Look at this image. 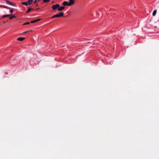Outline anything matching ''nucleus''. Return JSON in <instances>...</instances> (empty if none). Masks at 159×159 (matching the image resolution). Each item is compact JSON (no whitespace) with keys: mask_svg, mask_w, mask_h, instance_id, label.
Here are the masks:
<instances>
[{"mask_svg":"<svg viewBox=\"0 0 159 159\" xmlns=\"http://www.w3.org/2000/svg\"><path fill=\"white\" fill-rule=\"evenodd\" d=\"M50 1L49 0H43V2H48Z\"/></svg>","mask_w":159,"mask_h":159,"instance_id":"nucleus-17","label":"nucleus"},{"mask_svg":"<svg viewBox=\"0 0 159 159\" xmlns=\"http://www.w3.org/2000/svg\"><path fill=\"white\" fill-rule=\"evenodd\" d=\"M60 6L59 4H57L53 5L52 7V8L53 10H55L57 8H58Z\"/></svg>","mask_w":159,"mask_h":159,"instance_id":"nucleus-4","label":"nucleus"},{"mask_svg":"<svg viewBox=\"0 0 159 159\" xmlns=\"http://www.w3.org/2000/svg\"><path fill=\"white\" fill-rule=\"evenodd\" d=\"M31 10V9H30V8L29 9H28V11H27V12H29Z\"/></svg>","mask_w":159,"mask_h":159,"instance_id":"nucleus-20","label":"nucleus"},{"mask_svg":"<svg viewBox=\"0 0 159 159\" xmlns=\"http://www.w3.org/2000/svg\"><path fill=\"white\" fill-rule=\"evenodd\" d=\"M16 11L15 9H13L11 8V13H12L13 12H14V11Z\"/></svg>","mask_w":159,"mask_h":159,"instance_id":"nucleus-12","label":"nucleus"},{"mask_svg":"<svg viewBox=\"0 0 159 159\" xmlns=\"http://www.w3.org/2000/svg\"><path fill=\"white\" fill-rule=\"evenodd\" d=\"M2 7V5H0V7Z\"/></svg>","mask_w":159,"mask_h":159,"instance_id":"nucleus-24","label":"nucleus"},{"mask_svg":"<svg viewBox=\"0 0 159 159\" xmlns=\"http://www.w3.org/2000/svg\"><path fill=\"white\" fill-rule=\"evenodd\" d=\"M64 15V13L63 12H60L59 13L57 14L54 15H53L52 16L48 18V19H52L56 17H60L63 16Z\"/></svg>","mask_w":159,"mask_h":159,"instance_id":"nucleus-2","label":"nucleus"},{"mask_svg":"<svg viewBox=\"0 0 159 159\" xmlns=\"http://www.w3.org/2000/svg\"><path fill=\"white\" fill-rule=\"evenodd\" d=\"M6 1L7 4H10V1H8L7 0H6Z\"/></svg>","mask_w":159,"mask_h":159,"instance_id":"nucleus-19","label":"nucleus"},{"mask_svg":"<svg viewBox=\"0 0 159 159\" xmlns=\"http://www.w3.org/2000/svg\"><path fill=\"white\" fill-rule=\"evenodd\" d=\"M69 5H73L75 3V0H69Z\"/></svg>","mask_w":159,"mask_h":159,"instance_id":"nucleus-6","label":"nucleus"},{"mask_svg":"<svg viewBox=\"0 0 159 159\" xmlns=\"http://www.w3.org/2000/svg\"><path fill=\"white\" fill-rule=\"evenodd\" d=\"M32 31V30H29V31H25L24 32V33H28V32H30V31Z\"/></svg>","mask_w":159,"mask_h":159,"instance_id":"nucleus-18","label":"nucleus"},{"mask_svg":"<svg viewBox=\"0 0 159 159\" xmlns=\"http://www.w3.org/2000/svg\"><path fill=\"white\" fill-rule=\"evenodd\" d=\"M63 5L64 6H70V5H69V2L68 1H64L63 2Z\"/></svg>","mask_w":159,"mask_h":159,"instance_id":"nucleus-7","label":"nucleus"},{"mask_svg":"<svg viewBox=\"0 0 159 159\" xmlns=\"http://www.w3.org/2000/svg\"><path fill=\"white\" fill-rule=\"evenodd\" d=\"M10 16V15H3L2 16V18H4L5 17H9Z\"/></svg>","mask_w":159,"mask_h":159,"instance_id":"nucleus-15","label":"nucleus"},{"mask_svg":"<svg viewBox=\"0 0 159 159\" xmlns=\"http://www.w3.org/2000/svg\"><path fill=\"white\" fill-rule=\"evenodd\" d=\"M106 13L107 14H112L111 16H110V18H109V19H115V15H112V13H109L108 12H106Z\"/></svg>","mask_w":159,"mask_h":159,"instance_id":"nucleus-5","label":"nucleus"},{"mask_svg":"<svg viewBox=\"0 0 159 159\" xmlns=\"http://www.w3.org/2000/svg\"><path fill=\"white\" fill-rule=\"evenodd\" d=\"M65 8L64 7L61 6L60 7H59L58 8V10L59 11H61L63 10Z\"/></svg>","mask_w":159,"mask_h":159,"instance_id":"nucleus-9","label":"nucleus"},{"mask_svg":"<svg viewBox=\"0 0 159 159\" xmlns=\"http://www.w3.org/2000/svg\"><path fill=\"white\" fill-rule=\"evenodd\" d=\"M38 21L39 20H31V22H27L24 23V24H23V25H29V24H30V23H35L36 22H38Z\"/></svg>","mask_w":159,"mask_h":159,"instance_id":"nucleus-3","label":"nucleus"},{"mask_svg":"<svg viewBox=\"0 0 159 159\" xmlns=\"http://www.w3.org/2000/svg\"><path fill=\"white\" fill-rule=\"evenodd\" d=\"M21 4H22V5H28L27 2H22L21 3Z\"/></svg>","mask_w":159,"mask_h":159,"instance_id":"nucleus-13","label":"nucleus"},{"mask_svg":"<svg viewBox=\"0 0 159 159\" xmlns=\"http://www.w3.org/2000/svg\"><path fill=\"white\" fill-rule=\"evenodd\" d=\"M37 2V1L36 0H35L34 1V3H36V2Z\"/></svg>","mask_w":159,"mask_h":159,"instance_id":"nucleus-21","label":"nucleus"},{"mask_svg":"<svg viewBox=\"0 0 159 159\" xmlns=\"http://www.w3.org/2000/svg\"><path fill=\"white\" fill-rule=\"evenodd\" d=\"M33 1V0H29L28 1H27L28 5H30L32 3Z\"/></svg>","mask_w":159,"mask_h":159,"instance_id":"nucleus-10","label":"nucleus"},{"mask_svg":"<svg viewBox=\"0 0 159 159\" xmlns=\"http://www.w3.org/2000/svg\"><path fill=\"white\" fill-rule=\"evenodd\" d=\"M15 17H16V16H15L12 15H11V20L14 18Z\"/></svg>","mask_w":159,"mask_h":159,"instance_id":"nucleus-14","label":"nucleus"},{"mask_svg":"<svg viewBox=\"0 0 159 159\" xmlns=\"http://www.w3.org/2000/svg\"><path fill=\"white\" fill-rule=\"evenodd\" d=\"M25 39V38L24 37H18L17 38V40L18 41H23Z\"/></svg>","mask_w":159,"mask_h":159,"instance_id":"nucleus-8","label":"nucleus"},{"mask_svg":"<svg viewBox=\"0 0 159 159\" xmlns=\"http://www.w3.org/2000/svg\"><path fill=\"white\" fill-rule=\"evenodd\" d=\"M157 10L156 9L152 13V16H155L157 13Z\"/></svg>","mask_w":159,"mask_h":159,"instance_id":"nucleus-11","label":"nucleus"},{"mask_svg":"<svg viewBox=\"0 0 159 159\" xmlns=\"http://www.w3.org/2000/svg\"><path fill=\"white\" fill-rule=\"evenodd\" d=\"M11 6H16V4L13 2H11Z\"/></svg>","mask_w":159,"mask_h":159,"instance_id":"nucleus-16","label":"nucleus"},{"mask_svg":"<svg viewBox=\"0 0 159 159\" xmlns=\"http://www.w3.org/2000/svg\"><path fill=\"white\" fill-rule=\"evenodd\" d=\"M35 20H41V19H40V18H38V19H36Z\"/></svg>","mask_w":159,"mask_h":159,"instance_id":"nucleus-22","label":"nucleus"},{"mask_svg":"<svg viewBox=\"0 0 159 159\" xmlns=\"http://www.w3.org/2000/svg\"><path fill=\"white\" fill-rule=\"evenodd\" d=\"M3 23H5V22H3Z\"/></svg>","mask_w":159,"mask_h":159,"instance_id":"nucleus-25","label":"nucleus"},{"mask_svg":"<svg viewBox=\"0 0 159 159\" xmlns=\"http://www.w3.org/2000/svg\"><path fill=\"white\" fill-rule=\"evenodd\" d=\"M118 36H120V34H118Z\"/></svg>","mask_w":159,"mask_h":159,"instance_id":"nucleus-23","label":"nucleus"},{"mask_svg":"<svg viewBox=\"0 0 159 159\" xmlns=\"http://www.w3.org/2000/svg\"><path fill=\"white\" fill-rule=\"evenodd\" d=\"M103 12V10L102 9H99L96 12V15L99 18L101 19L102 16Z\"/></svg>","mask_w":159,"mask_h":159,"instance_id":"nucleus-1","label":"nucleus"}]
</instances>
